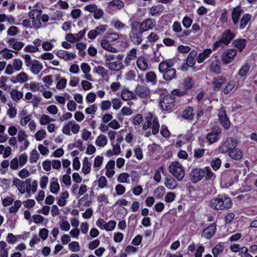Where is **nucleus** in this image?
<instances>
[{
	"label": "nucleus",
	"mask_w": 257,
	"mask_h": 257,
	"mask_svg": "<svg viewBox=\"0 0 257 257\" xmlns=\"http://www.w3.org/2000/svg\"><path fill=\"white\" fill-rule=\"evenodd\" d=\"M216 225L215 223L206 228L202 233V236L207 239L210 238L214 234L216 230Z\"/></svg>",
	"instance_id": "obj_10"
},
{
	"label": "nucleus",
	"mask_w": 257,
	"mask_h": 257,
	"mask_svg": "<svg viewBox=\"0 0 257 257\" xmlns=\"http://www.w3.org/2000/svg\"><path fill=\"white\" fill-rule=\"evenodd\" d=\"M138 67L142 71H145L148 67V63L147 60L144 57H140L137 61Z\"/></svg>",
	"instance_id": "obj_25"
},
{
	"label": "nucleus",
	"mask_w": 257,
	"mask_h": 257,
	"mask_svg": "<svg viewBox=\"0 0 257 257\" xmlns=\"http://www.w3.org/2000/svg\"><path fill=\"white\" fill-rule=\"evenodd\" d=\"M221 133V130L217 127H214L213 131L207 134L206 139L211 143L216 142L218 139V135Z\"/></svg>",
	"instance_id": "obj_11"
},
{
	"label": "nucleus",
	"mask_w": 257,
	"mask_h": 257,
	"mask_svg": "<svg viewBox=\"0 0 257 257\" xmlns=\"http://www.w3.org/2000/svg\"><path fill=\"white\" fill-rule=\"evenodd\" d=\"M212 53V50L210 49H205L202 53L199 54L198 56L196 58L197 62L201 63L203 62L206 59L209 57L210 54Z\"/></svg>",
	"instance_id": "obj_17"
},
{
	"label": "nucleus",
	"mask_w": 257,
	"mask_h": 257,
	"mask_svg": "<svg viewBox=\"0 0 257 257\" xmlns=\"http://www.w3.org/2000/svg\"><path fill=\"white\" fill-rule=\"evenodd\" d=\"M109 5L116 7L118 10H120L124 7V4L120 0H113L110 2Z\"/></svg>",
	"instance_id": "obj_42"
},
{
	"label": "nucleus",
	"mask_w": 257,
	"mask_h": 257,
	"mask_svg": "<svg viewBox=\"0 0 257 257\" xmlns=\"http://www.w3.org/2000/svg\"><path fill=\"white\" fill-rule=\"evenodd\" d=\"M204 171L206 173L205 179L206 180H209L214 177V174L209 167H205Z\"/></svg>",
	"instance_id": "obj_51"
},
{
	"label": "nucleus",
	"mask_w": 257,
	"mask_h": 257,
	"mask_svg": "<svg viewBox=\"0 0 257 257\" xmlns=\"http://www.w3.org/2000/svg\"><path fill=\"white\" fill-rule=\"evenodd\" d=\"M177 182L174 179L171 177H167L166 179L165 185L170 189H173L177 186Z\"/></svg>",
	"instance_id": "obj_29"
},
{
	"label": "nucleus",
	"mask_w": 257,
	"mask_h": 257,
	"mask_svg": "<svg viewBox=\"0 0 257 257\" xmlns=\"http://www.w3.org/2000/svg\"><path fill=\"white\" fill-rule=\"evenodd\" d=\"M98 187L103 188L106 186L107 180L104 176H101L98 179Z\"/></svg>",
	"instance_id": "obj_61"
},
{
	"label": "nucleus",
	"mask_w": 257,
	"mask_h": 257,
	"mask_svg": "<svg viewBox=\"0 0 257 257\" xmlns=\"http://www.w3.org/2000/svg\"><path fill=\"white\" fill-rule=\"evenodd\" d=\"M228 155L232 159L239 160L242 158L243 154L240 149L234 148L230 150Z\"/></svg>",
	"instance_id": "obj_15"
},
{
	"label": "nucleus",
	"mask_w": 257,
	"mask_h": 257,
	"mask_svg": "<svg viewBox=\"0 0 257 257\" xmlns=\"http://www.w3.org/2000/svg\"><path fill=\"white\" fill-rule=\"evenodd\" d=\"M205 171L204 169L196 168L192 170L190 173V180L193 183H196L200 181L205 176Z\"/></svg>",
	"instance_id": "obj_5"
},
{
	"label": "nucleus",
	"mask_w": 257,
	"mask_h": 257,
	"mask_svg": "<svg viewBox=\"0 0 257 257\" xmlns=\"http://www.w3.org/2000/svg\"><path fill=\"white\" fill-rule=\"evenodd\" d=\"M93 71L101 76L103 78L107 76V70L101 66L95 67L93 69Z\"/></svg>",
	"instance_id": "obj_35"
},
{
	"label": "nucleus",
	"mask_w": 257,
	"mask_h": 257,
	"mask_svg": "<svg viewBox=\"0 0 257 257\" xmlns=\"http://www.w3.org/2000/svg\"><path fill=\"white\" fill-rule=\"evenodd\" d=\"M22 61L21 60L19 59H15L14 60L13 65L14 67L17 71H19L22 69Z\"/></svg>",
	"instance_id": "obj_52"
},
{
	"label": "nucleus",
	"mask_w": 257,
	"mask_h": 257,
	"mask_svg": "<svg viewBox=\"0 0 257 257\" xmlns=\"http://www.w3.org/2000/svg\"><path fill=\"white\" fill-rule=\"evenodd\" d=\"M234 37V34L230 30H227L222 34L220 40L223 42V44L226 45L230 42Z\"/></svg>",
	"instance_id": "obj_12"
},
{
	"label": "nucleus",
	"mask_w": 257,
	"mask_h": 257,
	"mask_svg": "<svg viewBox=\"0 0 257 257\" xmlns=\"http://www.w3.org/2000/svg\"><path fill=\"white\" fill-rule=\"evenodd\" d=\"M69 246L72 251L77 252L80 250L79 243L77 241H73L70 243Z\"/></svg>",
	"instance_id": "obj_50"
},
{
	"label": "nucleus",
	"mask_w": 257,
	"mask_h": 257,
	"mask_svg": "<svg viewBox=\"0 0 257 257\" xmlns=\"http://www.w3.org/2000/svg\"><path fill=\"white\" fill-rule=\"evenodd\" d=\"M58 179L56 178L52 179V182L50 184V189L52 193L56 194L57 193L59 190V184L57 182Z\"/></svg>",
	"instance_id": "obj_24"
},
{
	"label": "nucleus",
	"mask_w": 257,
	"mask_h": 257,
	"mask_svg": "<svg viewBox=\"0 0 257 257\" xmlns=\"http://www.w3.org/2000/svg\"><path fill=\"white\" fill-rule=\"evenodd\" d=\"M137 95L141 98L147 97L150 93L149 89L146 86L138 85L136 89Z\"/></svg>",
	"instance_id": "obj_13"
},
{
	"label": "nucleus",
	"mask_w": 257,
	"mask_h": 257,
	"mask_svg": "<svg viewBox=\"0 0 257 257\" xmlns=\"http://www.w3.org/2000/svg\"><path fill=\"white\" fill-rule=\"evenodd\" d=\"M101 45L102 47L112 53H116L117 52L116 49L111 46L110 44L108 43V41L105 39H103L101 41Z\"/></svg>",
	"instance_id": "obj_26"
},
{
	"label": "nucleus",
	"mask_w": 257,
	"mask_h": 257,
	"mask_svg": "<svg viewBox=\"0 0 257 257\" xmlns=\"http://www.w3.org/2000/svg\"><path fill=\"white\" fill-rule=\"evenodd\" d=\"M194 85L193 79L190 77H187L186 78L184 82V86L186 89L185 90L191 89L192 87Z\"/></svg>",
	"instance_id": "obj_47"
},
{
	"label": "nucleus",
	"mask_w": 257,
	"mask_h": 257,
	"mask_svg": "<svg viewBox=\"0 0 257 257\" xmlns=\"http://www.w3.org/2000/svg\"><path fill=\"white\" fill-rule=\"evenodd\" d=\"M242 12V9L239 6L233 9L231 14V18L234 24L236 25L238 22V19Z\"/></svg>",
	"instance_id": "obj_16"
},
{
	"label": "nucleus",
	"mask_w": 257,
	"mask_h": 257,
	"mask_svg": "<svg viewBox=\"0 0 257 257\" xmlns=\"http://www.w3.org/2000/svg\"><path fill=\"white\" fill-rule=\"evenodd\" d=\"M175 100L171 95L163 97L160 101V106L163 110L170 111L175 106Z\"/></svg>",
	"instance_id": "obj_4"
},
{
	"label": "nucleus",
	"mask_w": 257,
	"mask_h": 257,
	"mask_svg": "<svg viewBox=\"0 0 257 257\" xmlns=\"http://www.w3.org/2000/svg\"><path fill=\"white\" fill-rule=\"evenodd\" d=\"M107 143V140L106 137L103 135L99 136L95 141L96 144L101 147L105 146Z\"/></svg>",
	"instance_id": "obj_34"
},
{
	"label": "nucleus",
	"mask_w": 257,
	"mask_h": 257,
	"mask_svg": "<svg viewBox=\"0 0 257 257\" xmlns=\"http://www.w3.org/2000/svg\"><path fill=\"white\" fill-rule=\"evenodd\" d=\"M246 40L244 39H240L235 40L233 41V44L234 46L238 48L240 51H241L246 45Z\"/></svg>",
	"instance_id": "obj_30"
},
{
	"label": "nucleus",
	"mask_w": 257,
	"mask_h": 257,
	"mask_svg": "<svg viewBox=\"0 0 257 257\" xmlns=\"http://www.w3.org/2000/svg\"><path fill=\"white\" fill-rule=\"evenodd\" d=\"M129 177L130 175L126 173H121L119 175L117 180L120 183H125L127 182V179Z\"/></svg>",
	"instance_id": "obj_48"
},
{
	"label": "nucleus",
	"mask_w": 257,
	"mask_h": 257,
	"mask_svg": "<svg viewBox=\"0 0 257 257\" xmlns=\"http://www.w3.org/2000/svg\"><path fill=\"white\" fill-rule=\"evenodd\" d=\"M51 121L50 116L46 114H43L40 119V124L41 125H45Z\"/></svg>",
	"instance_id": "obj_64"
},
{
	"label": "nucleus",
	"mask_w": 257,
	"mask_h": 257,
	"mask_svg": "<svg viewBox=\"0 0 257 257\" xmlns=\"http://www.w3.org/2000/svg\"><path fill=\"white\" fill-rule=\"evenodd\" d=\"M116 222L114 221L110 220L108 222L106 223L105 229L107 231L112 230L115 227Z\"/></svg>",
	"instance_id": "obj_60"
},
{
	"label": "nucleus",
	"mask_w": 257,
	"mask_h": 257,
	"mask_svg": "<svg viewBox=\"0 0 257 257\" xmlns=\"http://www.w3.org/2000/svg\"><path fill=\"white\" fill-rule=\"evenodd\" d=\"M173 65L174 63L171 60H164L160 63L158 69L165 80L171 81L176 78V70L173 67Z\"/></svg>",
	"instance_id": "obj_1"
},
{
	"label": "nucleus",
	"mask_w": 257,
	"mask_h": 257,
	"mask_svg": "<svg viewBox=\"0 0 257 257\" xmlns=\"http://www.w3.org/2000/svg\"><path fill=\"white\" fill-rule=\"evenodd\" d=\"M251 16L249 14H245L243 16L240 20L239 27L241 29H243L246 26L247 23L250 21Z\"/></svg>",
	"instance_id": "obj_33"
},
{
	"label": "nucleus",
	"mask_w": 257,
	"mask_h": 257,
	"mask_svg": "<svg viewBox=\"0 0 257 257\" xmlns=\"http://www.w3.org/2000/svg\"><path fill=\"white\" fill-rule=\"evenodd\" d=\"M40 155L36 150H33L31 153L30 161L32 163H35L39 159Z\"/></svg>",
	"instance_id": "obj_54"
},
{
	"label": "nucleus",
	"mask_w": 257,
	"mask_h": 257,
	"mask_svg": "<svg viewBox=\"0 0 257 257\" xmlns=\"http://www.w3.org/2000/svg\"><path fill=\"white\" fill-rule=\"evenodd\" d=\"M237 54V50L235 49H228L222 55L221 60L224 64L231 62Z\"/></svg>",
	"instance_id": "obj_7"
},
{
	"label": "nucleus",
	"mask_w": 257,
	"mask_h": 257,
	"mask_svg": "<svg viewBox=\"0 0 257 257\" xmlns=\"http://www.w3.org/2000/svg\"><path fill=\"white\" fill-rule=\"evenodd\" d=\"M42 14L41 10H32L28 14L29 17L34 21V19H40Z\"/></svg>",
	"instance_id": "obj_36"
},
{
	"label": "nucleus",
	"mask_w": 257,
	"mask_h": 257,
	"mask_svg": "<svg viewBox=\"0 0 257 257\" xmlns=\"http://www.w3.org/2000/svg\"><path fill=\"white\" fill-rule=\"evenodd\" d=\"M210 206L215 210H224L232 206V201L230 198L219 195L212 199L210 202Z\"/></svg>",
	"instance_id": "obj_2"
},
{
	"label": "nucleus",
	"mask_w": 257,
	"mask_h": 257,
	"mask_svg": "<svg viewBox=\"0 0 257 257\" xmlns=\"http://www.w3.org/2000/svg\"><path fill=\"white\" fill-rule=\"evenodd\" d=\"M73 124V121H70L68 124L66 125H65L62 129V132L64 134L67 135H70V127Z\"/></svg>",
	"instance_id": "obj_59"
},
{
	"label": "nucleus",
	"mask_w": 257,
	"mask_h": 257,
	"mask_svg": "<svg viewBox=\"0 0 257 257\" xmlns=\"http://www.w3.org/2000/svg\"><path fill=\"white\" fill-rule=\"evenodd\" d=\"M156 25V21L153 19L149 18L145 20L140 26L141 33L152 29Z\"/></svg>",
	"instance_id": "obj_9"
},
{
	"label": "nucleus",
	"mask_w": 257,
	"mask_h": 257,
	"mask_svg": "<svg viewBox=\"0 0 257 257\" xmlns=\"http://www.w3.org/2000/svg\"><path fill=\"white\" fill-rule=\"evenodd\" d=\"M121 96L123 100L126 101L135 98L136 95L133 92H131L127 89H125L122 91Z\"/></svg>",
	"instance_id": "obj_23"
},
{
	"label": "nucleus",
	"mask_w": 257,
	"mask_h": 257,
	"mask_svg": "<svg viewBox=\"0 0 257 257\" xmlns=\"http://www.w3.org/2000/svg\"><path fill=\"white\" fill-rule=\"evenodd\" d=\"M148 40L150 42H155L157 40L159 39V36L157 34L152 32L151 34L148 36Z\"/></svg>",
	"instance_id": "obj_56"
},
{
	"label": "nucleus",
	"mask_w": 257,
	"mask_h": 257,
	"mask_svg": "<svg viewBox=\"0 0 257 257\" xmlns=\"http://www.w3.org/2000/svg\"><path fill=\"white\" fill-rule=\"evenodd\" d=\"M22 202L20 200H17L14 202L13 206H12L10 209L9 211L11 213H16L19 208L21 207Z\"/></svg>",
	"instance_id": "obj_44"
},
{
	"label": "nucleus",
	"mask_w": 257,
	"mask_h": 257,
	"mask_svg": "<svg viewBox=\"0 0 257 257\" xmlns=\"http://www.w3.org/2000/svg\"><path fill=\"white\" fill-rule=\"evenodd\" d=\"M224 248V246L222 244H217L212 249L214 257H217L218 254L223 250Z\"/></svg>",
	"instance_id": "obj_45"
},
{
	"label": "nucleus",
	"mask_w": 257,
	"mask_h": 257,
	"mask_svg": "<svg viewBox=\"0 0 257 257\" xmlns=\"http://www.w3.org/2000/svg\"><path fill=\"white\" fill-rule=\"evenodd\" d=\"M210 70L211 72L216 74H218L220 73L221 67L219 65L218 60H215L212 62L210 66Z\"/></svg>",
	"instance_id": "obj_20"
},
{
	"label": "nucleus",
	"mask_w": 257,
	"mask_h": 257,
	"mask_svg": "<svg viewBox=\"0 0 257 257\" xmlns=\"http://www.w3.org/2000/svg\"><path fill=\"white\" fill-rule=\"evenodd\" d=\"M8 43L10 45H12L14 49L19 51L24 46V44L22 42L17 41L15 38H11L8 41Z\"/></svg>",
	"instance_id": "obj_19"
},
{
	"label": "nucleus",
	"mask_w": 257,
	"mask_h": 257,
	"mask_svg": "<svg viewBox=\"0 0 257 257\" xmlns=\"http://www.w3.org/2000/svg\"><path fill=\"white\" fill-rule=\"evenodd\" d=\"M146 77L147 82H152L153 84L156 83L157 77L154 72L150 71L147 73Z\"/></svg>",
	"instance_id": "obj_40"
},
{
	"label": "nucleus",
	"mask_w": 257,
	"mask_h": 257,
	"mask_svg": "<svg viewBox=\"0 0 257 257\" xmlns=\"http://www.w3.org/2000/svg\"><path fill=\"white\" fill-rule=\"evenodd\" d=\"M164 9V6L162 5H158L156 6L152 7L150 10V14L152 16L156 14H159L162 13Z\"/></svg>",
	"instance_id": "obj_31"
},
{
	"label": "nucleus",
	"mask_w": 257,
	"mask_h": 257,
	"mask_svg": "<svg viewBox=\"0 0 257 257\" xmlns=\"http://www.w3.org/2000/svg\"><path fill=\"white\" fill-rule=\"evenodd\" d=\"M11 96L12 99L15 101H18L23 96V93L21 91H19L17 89L12 90L11 93Z\"/></svg>",
	"instance_id": "obj_32"
},
{
	"label": "nucleus",
	"mask_w": 257,
	"mask_h": 257,
	"mask_svg": "<svg viewBox=\"0 0 257 257\" xmlns=\"http://www.w3.org/2000/svg\"><path fill=\"white\" fill-rule=\"evenodd\" d=\"M169 171L179 181H181L185 175V171L182 165L179 162H173L169 166Z\"/></svg>",
	"instance_id": "obj_3"
},
{
	"label": "nucleus",
	"mask_w": 257,
	"mask_h": 257,
	"mask_svg": "<svg viewBox=\"0 0 257 257\" xmlns=\"http://www.w3.org/2000/svg\"><path fill=\"white\" fill-rule=\"evenodd\" d=\"M24 50L26 52L33 53L37 52L39 50V49L37 47L29 45L25 47Z\"/></svg>",
	"instance_id": "obj_63"
},
{
	"label": "nucleus",
	"mask_w": 257,
	"mask_h": 257,
	"mask_svg": "<svg viewBox=\"0 0 257 257\" xmlns=\"http://www.w3.org/2000/svg\"><path fill=\"white\" fill-rule=\"evenodd\" d=\"M105 37L110 42H113L117 40L119 38V36L117 33H107Z\"/></svg>",
	"instance_id": "obj_53"
},
{
	"label": "nucleus",
	"mask_w": 257,
	"mask_h": 257,
	"mask_svg": "<svg viewBox=\"0 0 257 257\" xmlns=\"http://www.w3.org/2000/svg\"><path fill=\"white\" fill-rule=\"evenodd\" d=\"M67 83V80L65 78H62L57 82L56 87L58 89H61L65 87Z\"/></svg>",
	"instance_id": "obj_62"
},
{
	"label": "nucleus",
	"mask_w": 257,
	"mask_h": 257,
	"mask_svg": "<svg viewBox=\"0 0 257 257\" xmlns=\"http://www.w3.org/2000/svg\"><path fill=\"white\" fill-rule=\"evenodd\" d=\"M90 166L91 164L89 162L88 158H85L83 163V168L82 169L83 173L85 174H88L90 171Z\"/></svg>",
	"instance_id": "obj_38"
},
{
	"label": "nucleus",
	"mask_w": 257,
	"mask_h": 257,
	"mask_svg": "<svg viewBox=\"0 0 257 257\" xmlns=\"http://www.w3.org/2000/svg\"><path fill=\"white\" fill-rule=\"evenodd\" d=\"M193 108L191 106L187 107L182 113V117L188 120H192L194 117Z\"/></svg>",
	"instance_id": "obj_14"
},
{
	"label": "nucleus",
	"mask_w": 257,
	"mask_h": 257,
	"mask_svg": "<svg viewBox=\"0 0 257 257\" xmlns=\"http://www.w3.org/2000/svg\"><path fill=\"white\" fill-rule=\"evenodd\" d=\"M193 22L192 20L187 16H185L182 21L183 26L186 28H189Z\"/></svg>",
	"instance_id": "obj_49"
},
{
	"label": "nucleus",
	"mask_w": 257,
	"mask_h": 257,
	"mask_svg": "<svg viewBox=\"0 0 257 257\" xmlns=\"http://www.w3.org/2000/svg\"><path fill=\"white\" fill-rule=\"evenodd\" d=\"M17 78L18 79V80L19 82L20 83H23L27 81L28 80V77L27 74L24 72H21L19 74L17 75Z\"/></svg>",
	"instance_id": "obj_57"
},
{
	"label": "nucleus",
	"mask_w": 257,
	"mask_h": 257,
	"mask_svg": "<svg viewBox=\"0 0 257 257\" xmlns=\"http://www.w3.org/2000/svg\"><path fill=\"white\" fill-rule=\"evenodd\" d=\"M159 127L160 125L159 124L158 118L157 117H154L152 123V134L153 135H156L159 132Z\"/></svg>",
	"instance_id": "obj_41"
},
{
	"label": "nucleus",
	"mask_w": 257,
	"mask_h": 257,
	"mask_svg": "<svg viewBox=\"0 0 257 257\" xmlns=\"http://www.w3.org/2000/svg\"><path fill=\"white\" fill-rule=\"evenodd\" d=\"M250 69V66L248 63L243 65L239 69L238 75L240 77H244L247 75Z\"/></svg>",
	"instance_id": "obj_37"
},
{
	"label": "nucleus",
	"mask_w": 257,
	"mask_h": 257,
	"mask_svg": "<svg viewBox=\"0 0 257 257\" xmlns=\"http://www.w3.org/2000/svg\"><path fill=\"white\" fill-rule=\"evenodd\" d=\"M43 66L40 62L38 61L35 60L34 61V63L32 65L31 70L34 74H37L40 72Z\"/></svg>",
	"instance_id": "obj_28"
},
{
	"label": "nucleus",
	"mask_w": 257,
	"mask_h": 257,
	"mask_svg": "<svg viewBox=\"0 0 257 257\" xmlns=\"http://www.w3.org/2000/svg\"><path fill=\"white\" fill-rule=\"evenodd\" d=\"M197 55V52L195 50H192L190 52L187 58L186 62L190 65V67H192L195 63V58Z\"/></svg>",
	"instance_id": "obj_21"
},
{
	"label": "nucleus",
	"mask_w": 257,
	"mask_h": 257,
	"mask_svg": "<svg viewBox=\"0 0 257 257\" xmlns=\"http://www.w3.org/2000/svg\"><path fill=\"white\" fill-rule=\"evenodd\" d=\"M13 183L14 185L17 187L19 191L22 194H24L25 192V186L23 181H22L17 178H14L13 180Z\"/></svg>",
	"instance_id": "obj_18"
},
{
	"label": "nucleus",
	"mask_w": 257,
	"mask_h": 257,
	"mask_svg": "<svg viewBox=\"0 0 257 257\" xmlns=\"http://www.w3.org/2000/svg\"><path fill=\"white\" fill-rule=\"evenodd\" d=\"M112 103L113 108L117 110L120 107L122 102L119 99L115 98L112 99Z\"/></svg>",
	"instance_id": "obj_58"
},
{
	"label": "nucleus",
	"mask_w": 257,
	"mask_h": 257,
	"mask_svg": "<svg viewBox=\"0 0 257 257\" xmlns=\"http://www.w3.org/2000/svg\"><path fill=\"white\" fill-rule=\"evenodd\" d=\"M130 38L134 43L138 45L140 44L142 41V38L137 33H131Z\"/></svg>",
	"instance_id": "obj_43"
},
{
	"label": "nucleus",
	"mask_w": 257,
	"mask_h": 257,
	"mask_svg": "<svg viewBox=\"0 0 257 257\" xmlns=\"http://www.w3.org/2000/svg\"><path fill=\"white\" fill-rule=\"evenodd\" d=\"M165 193V188L163 186H159L154 191L155 196L158 198H161Z\"/></svg>",
	"instance_id": "obj_46"
},
{
	"label": "nucleus",
	"mask_w": 257,
	"mask_h": 257,
	"mask_svg": "<svg viewBox=\"0 0 257 257\" xmlns=\"http://www.w3.org/2000/svg\"><path fill=\"white\" fill-rule=\"evenodd\" d=\"M221 164V161L219 158H214L210 162L211 166L215 171L217 170L220 167Z\"/></svg>",
	"instance_id": "obj_39"
},
{
	"label": "nucleus",
	"mask_w": 257,
	"mask_h": 257,
	"mask_svg": "<svg viewBox=\"0 0 257 257\" xmlns=\"http://www.w3.org/2000/svg\"><path fill=\"white\" fill-rule=\"evenodd\" d=\"M218 116L219 120L224 128L225 130L228 129L230 127V123L224 108L221 107L219 110Z\"/></svg>",
	"instance_id": "obj_8"
},
{
	"label": "nucleus",
	"mask_w": 257,
	"mask_h": 257,
	"mask_svg": "<svg viewBox=\"0 0 257 257\" xmlns=\"http://www.w3.org/2000/svg\"><path fill=\"white\" fill-rule=\"evenodd\" d=\"M111 25L117 30L123 28L125 26L124 24H123L121 22L118 20L113 21L111 22Z\"/></svg>",
	"instance_id": "obj_55"
},
{
	"label": "nucleus",
	"mask_w": 257,
	"mask_h": 257,
	"mask_svg": "<svg viewBox=\"0 0 257 257\" xmlns=\"http://www.w3.org/2000/svg\"><path fill=\"white\" fill-rule=\"evenodd\" d=\"M108 68L112 71H118L121 69L123 66L120 61H114L110 63H107V65Z\"/></svg>",
	"instance_id": "obj_22"
},
{
	"label": "nucleus",
	"mask_w": 257,
	"mask_h": 257,
	"mask_svg": "<svg viewBox=\"0 0 257 257\" xmlns=\"http://www.w3.org/2000/svg\"><path fill=\"white\" fill-rule=\"evenodd\" d=\"M237 145V141L233 138L227 139L225 142L220 147L219 151L221 153H226L234 149Z\"/></svg>",
	"instance_id": "obj_6"
},
{
	"label": "nucleus",
	"mask_w": 257,
	"mask_h": 257,
	"mask_svg": "<svg viewBox=\"0 0 257 257\" xmlns=\"http://www.w3.org/2000/svg\"><path fill=\"white\" fill-rule=\"evenodd\" d=\"M225 80V78L222 76H218L216 79H214L213 82L214 89L215 90L219 89L224 83Z\"/></svg>",
	"instance_id": "obj_27"
}]
</instances>
